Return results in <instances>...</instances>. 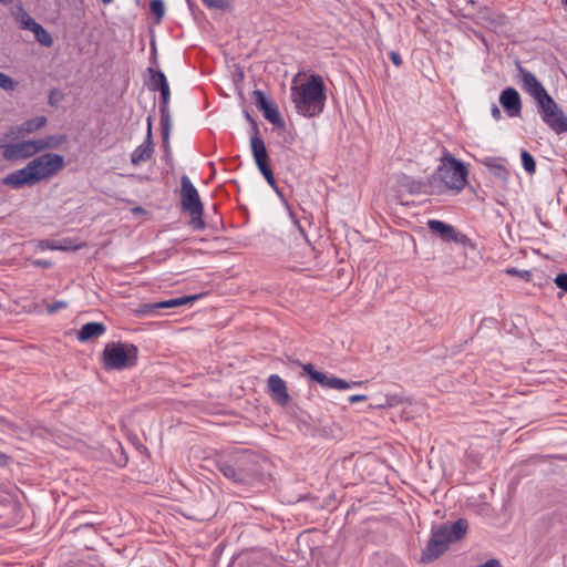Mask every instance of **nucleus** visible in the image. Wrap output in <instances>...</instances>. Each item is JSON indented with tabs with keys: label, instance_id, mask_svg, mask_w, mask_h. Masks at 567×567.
<instances>
[{
	"label": "nucleus",
	"instance_id": "nucleus-1",
	"mask_svg": "<svg viewBox=\"0 0 567 567\" xmlns=\"http://www.w3.org/2000/svg\"><path fill=\"white\" fill-rule=\"evenodd\" d=\"M520 87L536 102L543 122L556 134L567 132V117L542 82L520 62H516Z\"/></svg>",
	"mask_w": 567,
	"mask_h": 567
},
{
	"label": "nucleus",
	"instance_id": "nucleus-2",
	"mask_svg": "<svg viewBox=\"0 0 567 567\" xmlns=\"http://www.w3.org/2000/svg\"><path fill=\"white\" fill-rule=\"evenodd\" d=\"M217 470L229 481L251 485L262 475L259 456L249 450H238L216 460Z\"/></svg>",
	"mask_w": 567,
	"mask_h": 567
},
{
	"label": "nucleus",
	"instance_id": "nucleus-3",
	"mask_svg": "<svg viewBox=\"0 0 567 567\" xmlns=\"http://www.w3.org/2000/svg\"><path fill=\"white\" fill-rule=\"evenodd\" d=\"M468 169L465 164L447 153L441 165L427 177L429 195L440 196L450 192L460 193L467 184Z\"/></svg>",
	"mask_w": 567,
	"mask_h": 567
},
{
	"label": "nucleus",
	"instance_id": "nucleus-4",
	"mask_svg": "<svg viewBox=\"0 0 567 567\" xmlns=\"http://www.w3.org/2000/svg\"><path fill=\"white\" fill-rule=\"evenodd\" d=\"M291 100L297 112L305 117H315L321 114L327 100L322 76L311 74L306 82L291 87Z\"/></svg>",
	"mask_w": 567,
	"mask_h": 567
},
{
	"label": "nucleus",
	"instance_id": "nucleus-5",
	"mask_svg": "<svg viewBox=\"0 0 567 567\" xmlns=\"http://www.w3.org/2000/svg\"><path fill=\"white\" fill-rule=\"evenodd\" d=\"M468 523L465 518H458L453 523H443L433 526L431 537L422 549L421 561L433 563L440 558L451 544L460 542L466 535Z\"/></svg>",
	"mask_w": 567,
	"mask_h": 567
},
{
	"label": "nucleus",
	"instance_id": "nucleus-6",
	"mask_svg": "<svg viewBox=\"0 0 567 567\" xmlns=\"http://www.w3.org/2000/svg\"><path fill=\"white\" fill-rule=\"evenodd\" d=\"M140 350L134 343L112 341L105 344L102 353V367L105 371H122L137 365Z\"/></svg>",
	"mask_w": 567,
	"mask_h": 567
},
{
	"label": "nucleus",
	"instance_id": "nucleus-7",
	"mask_svg": "<svg viewBox=\"0 0 567 567\" xmlns=\"http://www.w3.org/2000/svg\"><path fill=\"white\" fill-rule=\"evenodd\" d=\"M181 204L183 212L190 216V227L194 230H203L206 227L203 219L204 206L196 187L186 175L181 177Z\"/></svg>",
	"mask_w": 567,
	"mask_h": 567
},
{
	"label": "nucleus",
	"instance_id": "nucleus-8",
	"mask_svg": "<svg viewBox=\"0 0 567 567\" xmlns=\"http://www.w3.org/2000/svg\"><path fill=\"white\" fill-rule=\"evenodd\" d=\"M30 168L35 173L38 183L56 175L63 169L64 157L55 153H44L29 162Z\"/></svg>",
	"mask_w": 567,
	"mask_h": 567
},
{
	"label": "nucleus",
	"instance_id": "nucleus-9",
	"mask_svg": "<svg viewBox=\"0 0 567 567\" xmlns=\"http://www.w3.org/2000/svg\"><path fill=\"white\" fill-rule=\"evenodd\" d=\"M303 373L310 378L313 382H317L324 389H337V390H346L352 386H358L361 382H348L343 379L337 378L334 375H328L327 373L317 371L312 363L301 364Z\"/></svg>",
	"mask_w": 567,
	"mask_h": 567
},
{
	"label": "nucleus",
	"instance_id": "nucleus-10",
	"mask_svg": "<svg viewBox=\"0 0 567 567\" xmlns=\"http://www.w3.org/2000/svg\"><path fill=\"white\" fill-rule=\"evenodd\" d=\"M426 225L430 233L440 237L443 241H453L464 246L470 243V238L465 234L457 231L452 225L445 221L439 219H430L427 220Z\"/></svg>",
	"mask_w": 567,
	"mask_h": 567
},
{
	"label": "nucleus",
	"instance_id": "nucleus-11",
	"mask_svg": "<svg viewBox=\"0 0 567 567\" xmlns=\"http://www.w3.org/2000/svg\"><path fill=\"white\" fill-rule=\"evenodd\" d=\"M2 184L12 187L13 189H20L24 186H33L38 184L35 173L30 168L29 163L20 169H17L8 174L3 179Z\"/></svg>",
	"mask_w": 567,
	"mask_h": 567
},
{
	"label": "nucleus",
	"instance_id": "nucleus-12",
	"mask_svg": "<svg viewBox=\"0 0 567 567\" xmlns=\"http://www.w3.org/2000/svg\"><path fill=\"white\" fill-rule=\"evenodd\" d=\"M499 104L509 117H517L522 113V99L515 87L507 86L501 92Z\"/></svg>",
	"mask_w": 567,
	"mask_h": 567
},
{
	"label": "nucleus",
	"instance_id": "nucleus-13",
	"mask_svg": "<svg viewBox=\"0 0 567 567\" xmlns=\"http://www.w3.org/2000/svg\"><path fill=\"white\" fill-rule=\"evenodd\" d=\"M267 390L271 400L280 405L286 406L290 401V395L288 393V388L282 378L278 374L269 375L267 380Z\"/></svg>",
	"mask_w": 567,
	"mask_h": 567
},
{
	"label": "nucleus",
	"instance_id": "nucleus-14",
	"mask_svg": "<svg viewBox=\"0 0 567 567\" xmlns=\"http://www.w3.org/2000/svg\"><path fill=\"white\" fill-rule=\"evenodd\" d=\"M34 155L35 151L32 140L11 143L6 147V151L2 152L3 158L9 162L27 159Z\"/></svg>",
	"mask_w": 567,
	"mask_h": 567
},
{
	"label": "nucleus",
	"instance_id": "nucleus-15",
	"mask_svg": "<svg viewBox=\"0 0 567 567\" xmlns=\"http://www.w3.org/2000/svg\"><path fill=\"white\" fill-rule=\"evenodd\" d=\"M199 298H200V295H190V296L172 298V299L153 302V303H143V305H141L140 312L153 313L159 309L176 308V307L185 306L188 303H193L195 300H197Z\"/></svg>",
	"mask_w": 567,
	"mask_h": 567
},
{
	"label": "nucleus",
	"instance_id": "nucleus-16",
	"mask_svg": "<svg viewBox=\"0 0 567 567\" xmlns=\"http://www.w3.org/2000/svg\"><path fill=\"white\" fill-rule=\"evenodd\" d=\"M154 153L153 133H152V117H147V133L143 144L137 146L131 154V163L138 165L140 163L147 162L152 158Z\"/></svg>",
	"mask_w": 567,
	"mask_h": 567
},
{
	"label": "nucleus",
	"instance_id": "nucleus-17",
	"mask_svg": "<svg viewBox=\"0 0 567 567\" xmlns=\"http://www.w3.org/2000/svg\"><path fill=\"white\" fill-rule=\"evenodd\" d=\"M396 184H398L399 190L402 193H406L410 195H420V194L429 195L427 179L426 181L415 179L412 176L401 174L398 176Z\"/></svg>",
	"mask_w": 567,
	"mask_h": 567
},
{
	"label": "nucleus",
	"instance_id": "nucleus-18",
	"mask_svg": "<svg viewBox=\"0 0 567 567\" xmlns=\"http://www.w3.org/2000/svg\"><path fill=\"white\" fill-rule=\"evenodd\" d=\"M196 504L194 506H190L186 508L185 511L179 509L181 514L185 516L188 519L197 520V522H204L213 518L216 515V508L209 507L205 508L200 505L202 501L204 498H192Z\"/></svg>",
	"mask_w": 567,
	"mask_h": 567
},
{
	"label": "nucleus",
	"instance_id": "nucleus-19",
	"mask_svg": "<svg viewBox=\"0 0 567 567\" xmlns=\"http://www.w3.org/2000/svg\"><path fill=\"white\" fill-rule=\"evenodd\" d=\"M255 164L258 167L260 174L264 176V178L267 181L269 186L276 192V194L280 197H282L281 189L277 186L276 178L274 176V172L270 166V159L269 155H261L258 157H254Z\"/></svg>",
	"mask_w": 567,
	"mask_h": 567
},
{
	"label": "nucleus",
	"instance_id": "nucleus-20",
	"mask_svg": "<svg viewBox=\"0 0 567 567\" xmlns=\"http://www.w3.org/2000/svg\"><path fill=\"white\" fill-rule=\"evenodd\" d=\"M106 331V327L103 322H87L81 327L78 331V340L80 342H87L90 340L96 339L104 334Z\"/></svg>",
	"mask_w": 567,
	"mask_h": 567
},
{
	"label": "nucleus",
	"instance_id": "nucleus-21",
	"mask_svg": "<svg viewBox=\"0 0 567 567\" xmlns=\"http://www.w3.org/2000/svg\"><path fill=\"white\" fill-rule=\"evenodd\" d=\"M65 142H66V135H64V134L48 135L43 138L32 140L35 154L41 153L47 150H58Z\"/></svg>",
	"mask_w": 567,
	"mask_h": 567
},
{
	"label": "nucleus",
	"instance_id": "nucleus-22",
	"mask_svg": "<svg viewBox=\"0 0 567 567\" xmlns=\"http://www.w3.org/2000/svg\"><path fill=\"white\" fill-rule=\"evenodd\" d=\"M505 159L501 157H486L482 161V164L488 168L491 174L496 178L506 182L509 176V172L505 166Z\"/></svg>",
	"mask_w": 567,
	"mask_h": 567
},
{
	"label": "nucleus",
	"instance_id": "nucleus-23",
	"mask_svg": "<svg viewBox=\"0 0 567 567\" xmlns=\"http://www.w3.org/2000/svg\"><path fill=\"white\" fill-rule=\"evenodd\" d=\"M250 148L252 157H258L268 154L266 144L260 136V131L257 121L250 124Z\"/></svg>",
	"mask_w": 567,
	"mask_h": 567
},
{
	"label": "nucleus",
	"instance_id": "nucleus-24",
	"mask_svg": "<svg viewBox=\"0 0 567 567\" xmlns=\"http://www.w3.org/2000/svg\"><path fill=\"white\" fill-rule=\"evenodd\" d=\"M264 117L269 121L276 130L285 131V120L279 113L277 105L274 102H269L261 111Z\"/></svg>",
	"mask_w": 567,
	"mask_h": 567
},
{
	"label": "nucleus",
	"instance_id": "nucleus-25",
	"mask_svg": "<svg viewBox=\"0 0 567 567\" xmlns=\"http://www.w3.org/2000/svg\"><path fill=\"white\" fill-rule=\"evenodd\" d=\"M48 120L45 116H35L33 118L24 121L19 127L18 133L21 136H24L27 134H31L35 131H39L47 124Z\"/></svg>",
	"mask_w": 567,
	"mask_h": 567
},
{
	"label": "nucleus",
	"instance_id": "nucleus-26",
	"mask_svg": "<svg viewBox=\"0 0 567 567\" xmlns=\"http://www.w3.org/2000/svg\"><path fill=\"white\" fill-rule=\"evenodd\" d=\"M147 71L151 74L150 81L147 83L150 90L155 92L168 86L167 79L162 71L154 70L153 68H148Z\"/></svg>",
	"mask_w": 567,
	"mask_h": 567
},
{
	"label": "nucleus",
	"instance_id": "nucleus-27",
	"mask_svg": "<svg viewBox=\"0 0 567 567\" xmlns=\"http://www.w3.org/2000/svg\"><path fill=\"white\" fill-rule=\"evenodd\" d=\"M161 93V105H159V113H161V125L171 124V114L168 110V103L171 99V90L169 85L166 86V89H162L158 91Z\"/></svg>",
	"mask_w": 567,
	"mask_h": 567
},
{
	"label": "nucleus",
	"instance_id": "nucleus-28",
	"mask_svg": "<svg viewBox=\"0 0 567 567\" xmlns=\"http://www.w3.org/2000/svg\"><path fill=\"white\" fill-rule=\"evenodd\" d=\"M16 19L22 30H29L32 32L34 27L38 24V22L22 7L19 8Z\"/></svg>",
	"mask_w": 567,
	"mask_h": 567
},
{
	"label": "nucleus",
	"instance_id": "nucleus-29",
	"mask_svg": "<svg viewBox=\"0 0 567 567\" xmlns=\"http://www.w3.org/2000/svg\"><path fill=\"white\" fill-rule=\"evenodd\" d=\"M162 128V140H163V148L165 153L166 162L173 166V155L169 145V133H171V124L161 125Z\"/></svg>",
	"mask_w": 567,
	"mask_h": 567
},
{
	"label": "nucleus",
	"instance_id": "nucleus-30",
	"mask_svg": "<svg viewBox=\"0 0 567 567\" xmlns=\"http://www.w3.org/2000/svg\"><path fill=\"white\" fill-rule=\"evenodd\" d=\"M34 34V39L44 47H51L53 44V39L51 34L40 24L38 23L32 30Z\"/></svg>",
	"mask_w": 567,
	"mask_h": 567
},
{
	"label": "nucleus",
	"instance_id": "nucleus-31",
	"mask_svg": "<svg viewBox=\"0 0 567 567\" xmlns=\"http://www.w3.org/2000/svg\"><path fill=\"white\" fill-rule=\"evenodd\" d=\"M520 159H522V165H523L524 169L528 174L532 175L536 172V161H535L534 156L527 150L520 151Z\"/></svg>",
	"mask_w": 567,
	"mask_h": 567
},
{
	"label": "nucleus",
	"instance_id": "nucleus-32",
	"mask_svg": "<svg viewBox=\"0 0 567 567\" xmlns=\"http://www.w3.org/2000/svg\"><path fill=\"white\" fill-rule=\"evenodd\" d=\"M151 12L155 16L156 21L161 22L165 14V4L163 0H151L150 2Z\"/></svg>",
	"mask_w": 567,
	"mask_h": 567
},
{
	"label": "nucleus",
	"instance_id": "nucleus-33",
	"mask_svg": "<svg viewBox=\"0 0 567 567\" xmlns=\"http://www.w3.org/2000/svg\"><path fill=\"white\" fill-rule=\"evenodd\" d=\"M251 100L259 111H261L270 102L261 90L252 91Z\"/></svg>",
	"mask_w": 567,
	"mask_h": 567
},
{
	"label": "nucleus",
	"instance_id": "nucleus-34",
	"mask_svg": "<svg viewBox=\"0 0 567 567\" xmlns=\"http://www.w3.org/2000/svg\"><path fill=\"white\" fill-rule=\"evenodd\" d=\"M64 93L60 89L54 87L49 92L48 104L52 107H58L64 100Z\"/></svg>",
	"mask_w": 567,
	"mask_h": 567
},
{
	"label": "nucleus",
	"instance_id": "nucleus-35",
	"mask_svg": "<svg viewBox=\"0 0 567 567\" xmlns=\"http://www.w3.org/2000/svg\"><path fill=\"white\" fill-rule=\"evenodd\" d=\"M17 82L8 74L0 71V87L7 92L13 91L17 86Z\"/></svg>",
	"mask_w": 567,
	"mask_h": 567
},
{
	"label": "nucleus",
	"instance_id": "nucleus-36",
	"mask_svg": "<svg viewBox=\"0 0 567 567\" xmlns=\"http://www.w3.org/2000/svg\"><path fill=\"white\" fill-rule=\"evenodd\" d=\"M505 272L511 276H517L525 281H529L532 277V272L529 270H519L515 267L506 268Z\"/></svg>",
	"mask_w": 567,
	"mask_h": 567
},
{
	"label": "nucleus",
	"instance_id": "nucleus-37",
	"mask_svg": "<svg viewBox=\"0 0 567 567\" xmlns=\"http://www.w3.org/2000/svg\"><path fill=\"white\" fill-rule=\"evenodd\" d=\"M554 282L560 290L567 292V272H559L554 278Z\"/></svg>",
	"mask_w": 567,
	"mask_h": 567
},
{
	"label": "nucleus",
	"instance_id": "nucleus-38",
	"mask_svg": "<svg viewBox=\"0 0 567 567\" xmlns=\"http://www.w3.org/2000/svg\"><path fill=\"white\" fill-rule=\"evenodd\" d=\"M401 403V399L398 395H386L384 404H375L377 408H392Z\"/></svg>",
	"mask_w": 567,
	"mask_h": 567
},
{
	"label": "nucleus",
	"instance_id": "nucleus-39",
	"mask_svg": "<svg viewBox=\"0 0 567 567\" xmlns=\"http://www.w3.org/2000/svg\"><path fill=\"white\" fill-rule=\"evenodd\" d=\"M203 3L210 9H225L227 0H202Z\"/></svg>",
	"mask_w": 567,
	"mask_h": 567
},
{
	"label": "nucleus",
	"instance_id": "nucleus-40",
	"mask_svg": "<svg viewBox=\"0 0 567 567\" xmlns=\"http://www.w3.org/2000/svg\"><path fill=\"white\" fill-rule=\"evenodd\" d=\"M65 307H66V302L62 301V300H59V301H55V302H52V303L48 305L47 306V311L52 315V313H55L60 309H63Z\"/></svg>",
	"mask_w": 567,
	"mask_h": 567
},
{
	"label": "nucleus",
	"instance_id": "nucleus-41",
	"mask_svg": "<svg viewBox=\"0 0 567 567\" xmlns=\"http://www.w3.org/2000/svg\"><path fill=\"white\" fill-rule=\"evenodd\" d=\"M389 58H390L391 62H392L395 66H401V65H402V63H403V60H402V58H401L400 53H399V52H396V51H390V52H389Z\"/></svg>",
	"mask_w": 567,
	"mask_h": 567
},
{
	"label": "nucleus",
	"instance_id": "nucleus-42",
	"mask_svg": "<svg viewBox=\"0 0 567 567\" xmlns=\"http://www.w3.org/2000/svg\"><path fill=\"white\" fill-rule=\"evenodd\" d=\"M279 134H282V142L285 144H292L295 142V137L293 135L287 131V128L285 127V131H278Z\"/></svg>",
	"mask_w": 567,
	"mask_h": 567
},
{
	"label": "nucleus",
	"instance_id": "nucleus-43",
	"mask_svg": "<svg viewBox=\"0 0 567 567\" xmlns=\"http://www.w3.org/2000/svg\"><path fill=\"white\" fill-rule=\"evenodd\" d=\"M368 400V396L364 395V394H353L351 396H349L348 401L350 403H357V402H362V401H367Z\"/></svg>",
	"mask_w": 567,
	"mask_h": 567
},
{
	"label": "nucleus",
	"instance_id": "nucleus-44",
	"mask_svg": "<svg viewBox=\"0 0 567 567\" xmlns=\"http://www.w3.org/2000/svg\"><path fill=\"white\" fill-rule=\"evenodd\" d=\"M476 567H502V566H501L499 560L492 558V559H488L486 563L481 564Z\"/></svg>",
	"mask_w": 567,
	"mask_h": 567
},
{
	"label": "nucleus",
	"instance_id": "nucleus-45",
	"mask_svg": "<svg viewBox=\"0 0 567 567\" xmlns=\"http://www.w3.org/2000/svg\"><path fill=\"white\" fill-rule=\"evenodd\" d=\"M546 458H547L546 456L535 455V456L529 457V458L526 461V463H527V464H529V463H530V464L544 463V462H546Z\"/></svg>",
	"mask_w": 567,
	"mask_h": 567
},
{
	"label": "nucleus",
	"instance_id": "nucleus-46",
	"mask_svg": "<svg viewBox=\"0 0 567 567\" xmlns=\"http://www.w3.org/2000/svg\"><path fill=\"white\" fill-rule=\"evenodd\" d=\"M11 456L0 452V466L1 467H4V466H8L9 463L11 462Z\"/></svg>",
	"mask_w": 567,
	"mask_h": 567
},
{
	"label": "nucleus",
	"instance_id": "nucleus-47",
	"mask_svg": "<svg viewBox=\"0 0 567 567\" xmlns=\"http://www.w3.org/2000/svg\"><path fill=\"white\" fill-rule=\"evenodd\" d=\"M491 113H492V116L498 121L502 118V113H501V110L498 109V106L496 104H493L492 105V109H491Z\"/></svg>",
	"mask_w": 567,
	"mask_h": 567
},
{
	"label": "nucleus",
	"instance_id": "nucleus-48",
	"mask_svg": "<svg viewBox=\"0 0 567 567\" xmlns=\"http://www.w3.org/2000/svg\"><path fill=\"white\" fill-rule=\"evenodd\" d=\"M13 133V127H11L10 134H6V136L3 137L0 136V150H2V152L6 151V147L9 145L6 143L7 137H9Z\"/></svg>",
	"mask_w": 567,
	"mask_h": 567
},
{
	"label": "nucleus",
	"instance_id": "nucleus-49",
	"mask_svg": "<svg viewBox=\"0 0 567 567\" xmlns=\"http://www.w3.org/2000/svg\"><path fill=\"white\" fill-rule=\"evenodd\" d=\"M34 265L42 267V268H49V267H51L52 264L49 260L38 259L34 261Z\"/></svg>",
	"mask_w": 567,
	"mask_h": 567
},
{
	"label": "nucleus",
	"instance_id": "nucleus-50",
	"mask_svg": "<svg viewBox=\"0 0 567 567\" xmlns=\"http://www.w3.org/2000/svg\"><path fill=\"white\" fill-rule=\"evenodd\" d=\"M244 115H245L246 120L249 122V124H252L254 122H256V120L250 115L249 112L244 111Z\"/></svg>",
	"mask_w": 567,
	"mask_h": 567
},
{
	"label": "nucleus",
	"instance_id": "nucleus-51",
	"mask_svg": "<svg viewBox=\"0 0 567 567\" xmlns=\"http://www.w3.org/2000/svg\"><path fill=\"white\" fill-rule=\"evenodd\" d=\"M239 81L244 80V71L241 69H238L237 75Z\"/></svg>",
	"mask_w": 567,
	"mask_h": 567
},
{
	"label": "nucleus",
	"instance_id": "nucleus-52",
	"mask_svg": "<svg viewBox=\"0 0 567 567\" xmlns=\"http://www.w3.org/2000/svg\"><path fill=\"white\" fill-rule=\"evenodd\" d=\"M133 212H135V213H144V208H142V207H135V208L133 209Z\"/></svg>",
	"mask_w": 567,
	"mask_h": 567
},
{
	"label": "nucleus",
	"instance_id": "nucleus-53",
	"mask_svg": "<svg viewBox=\"0 0 567 567\" xmlns=\"http://www.w3.org/2000/svg\"><path fill=\"white\" fill-rule=\"evenodd\" d=\"M561 6L567 9V0H560Z\"/></svg>",
	"mask_w": 567,
	"mask_h": 567
},
{
	"label": "nucleus",
	"instance_id": "nucleus-54",
	"mask_svg": "<svg viewBox=\"0 0 567 567\" xmlns=\"http://www.w3.org/2000/svg\"><path fill=\"white\" fill-rule=\"evenodd\" d=\"M103 4H110L113 0H100Z\"/></svg>",
	"mask_w": 567,
	"mask_h": 567
},
{
	"label": "nucleus",
	"instance_id": "nucleus-55",
	"mask_svg": "<svg viewBox=\"0 0 567 567\" xmlns=\"http://www.w3.org/2000/svg\"><path fill=\"white\" fill-rule=\"evenodd\" d=\"M0 3H2V4H9V3H10V0H0Z\"/></svg>",
	"mask_w": 567,
	"mask_h": 567
},
{
	"label": "nucleus",
	"instance_id": "nucleus-56",
	"mask_svg": "<svg viewBox=\"0 0 567 567\" xmlns=\"http://www.w3.org/2000/svg\"><path fill=\"white\" fill-rule=\"evenodd\" d=\"M214 209H215V214L218 215L216 212V206H214ZM217 217H218V220L221 221V217H219V216H217Z\"/></svg>",
	"mask_w": 567,
	"mask_h": 567
}]
</instances>
